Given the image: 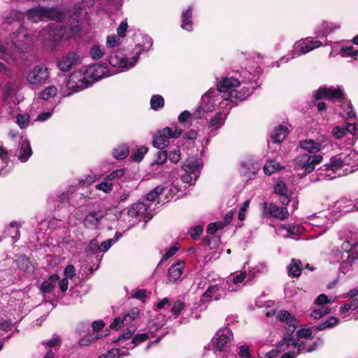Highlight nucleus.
Listing matches in <instances>:
<instances>
[{
  "instance_id": "nucleus-1",
  "label": "nucleus",
  "mask_w": 358,
  "mask_h": 358,
  "mask_svg": "<svg viewBox=\"0 0 358 358\" xmlns=\"http://www.w3.org/2000/svg\"><path fill=\"white\" fill-rule=\"evenodd\" d=\"M100 66L93 65L88 68L83 73L82 71L73 72L66 83V87L71 91L68 95L73 92H78L101 78V75L98 73Z\"/></svg>"
},
{
  "instance_id": "nucleus-2",
  "label": "nucleus",
  "mask_w": 358,
  "mask_h": 358,
  "mask_svg": "<svg viewBox=\"0 0 358 358\" xmlns=\"http://www.w3.org/2000/svg\"><path fill=\"white\" fill-rule=\"evenodd\" d=\"M322 160L323 157L321 155H300L293 160L294 169L297 171H303L302 173H299L301 178H303L312 173Z\"/></svg>"
},
{
  "instance_id": "nucleus-3",
  "label": "nucleus",
  "mask_w": 358,
  "mask_h": 358,
  "mask_svg": "<svg viewBox=\"0 0 358 358\" xmlns=\"http://www.w3.org/2000/svg\"><path fill=\"white\" fill-rule=\"evenodd\" d=\"M182 134V130L181 129L177 128L173 131L171 128L166 127L153 136L152 145L155 148L162 150L168 146L169 138H178Z\"/></svg>"
},
{
  "instance_id": "nucleus-4",
  "label": "nucleus",
  "mask_w": 358,
  "mask_h": 358,
  "mask_svg": "<svg viewBox=\"0 0 358 358\" xmlns=\"http://www.w3.org/2000/svg\"><path fill=\"white\" fill-rule=\"evenodd\" d=\"M80 27L78 24L64 26L58 25L53 31L51 40L57 43L62 40H69L77 36L80 32Z\"/></svg>"
},
{
  "instance_id": "nucleus-5",
  "label": "nucleus",
  "mask_w": 358,
  "mask_h": 358,
  "mask_svg": "<svg viewBox=\"0 0 358 358\" xmlns=\"http://www.w3.org/2000/svg\"><path fill=\"white\" fill-rule=\"evenodd\" d=\"M314 98L315 100L327 99L329 101H341L345 99V94L340 87H321L315 92Z\"/></svg>"
},
{
  "instance_id": "nucleus-6",
  "label": "nucleus",
  "mask_w": 358,
  "mask_h": 358,
  "mask_svg": "<svg viewBox=\"0 0 358 358\" xmlns=\"http://www.w3.org/2000/svg\"><path fill=\"white\" fill-rule=\"evenodd\" d=\"M262 207V215L265 217H275L280 220H285L289 216L286 207L280 208L273 203L264 202L261 204Z\"/></svg>"
},
{
  "instance_id": "nucleus-7",
  "label": "nucleus",
  "mask_w": 358,
  "mask_h": 358,
  "mask_svg": "<svg viewBox=\"0 0 358 358\" xmlns=\"http://www.w3.org/2000/svg\"><path fill=\"white\" fill-rule=\"evenodd\" d=\"M49 77L48 68L43 64L36 66L27 75V80L31 84L43 83Z\"/></svg>"
},
{
  "instance_id": "nucleus-8",
  "label": "nucleus",
  "mask_w": 358,
  "mask_h": 358,
  "mask_svg": "<svg viewBox=\"0 0 358 358\" xmlns=\"http://www.w3.org/2000/svg\"><path fill=\"white\" fill-rule=\"evenodd\" d=\"M106 215L107 213L103 210L92 211L85 215L83 220V224L87 229H98L101 221Z\"/></svg>"
},
{
  "instance_id": "nucleus-9",
  "label": "nucleus",
  "mask_w": 358,
  "mask_h": 358,
  "mask_svg": "<svg viewBox=\"0 0 358 358\" xmlns=\"http://www.w3.org/2000/svg\"><path fill=\"white\" fill-rule=\"evenodd\" d=\"M80 62V57L75 52H71L63 57L57 64L59 69L63 72H67L76 64Z\"/></svg>"
},
{
  "instance_id": "nucleus-10",
  "label": "nucleus",
  "mask_w": 358,
  "mask_h": 358,
  "mask_svg": "<svg viewBox=\"0 0 358 358\" xmlns=\"http://www.w3.org/2000/svg\"><path fill=\"white\" fill-rule=\"evenodd\" d=\"M240 81L234 78H223L217 84V90L220 92L224 93L225 99L227 94H231L235 88L240 85Z\"/></svg>"
},
{
  "instance_id": "nucleus-11",
  "label": "nucleus",
  "mask_w": 358,
  "mask_h": 358,
  "mask_svg": "<svg viewBox=\"0 0 358 358\" xmlns=\"http://www.w3.org/2000/svg\"><path fill=\"white\" fill-rule=\"evenodd\" d=\"M252 94V90L249 87H241L239 90L236 88L231 94H227L225 99L237 105L238 101L245 100L248 96Z\"/></svg>"
},
{
  "instance_id": "nucleus-12",
  "label": "nucleus",
  "mask_w": 358,
  "mask_h": 358,
  "mask_svg": "<svg viewBox=\"0 0 358 358\" xmlns=\"http://www.w3.org/2000/svg\"><path fill=\"white\" fill-rule=\"evenodd\" d=\"M276 318L280 322L286 323L287 325L286 327L287 334H292L295 331L296 328V319L288 311L285 310L278 311L276 315Z\"/></svg>"
},
{
  "instance_id": "nucleus-13",
  "label": "nucleus",
  "mask_w": 358,
  "mask_h": 358,
  "mask_svg": "<svg viewBox=\"0 0 358 358\" xmlns=\"http://www.w3.org/2000/svg\"><path fill=\"white\" fill-rule=\"evenodd\" d=\"M219 291L220 287L218 285H210L201 295V302L209 303L212 300L219 301L221 299Z\"/></svg>"
},
{
  "instance_id": "nucleus-14",
  "label": "nucleus",
  "mask_w": 358,
  "mask_h": 358,
  "mask_svg": "<svg viewBox=\"0 0 358 358\" xmlns=\"http://www.w3.org/2000/svg\"><path fill=\"white\" fill-rule=\"evenodd\" d=\"M343 153V161L345 166H349L353 169L350 171L352 172L358 169V152L355 150H347L345 152Z\"/></svg>"
},
{
  "instance_id": "nucleus-15",
  "label": "nucleus",
  "mask_w": 358,
  "mask_h": 358,
  "mask_svg": "<svg viewBox=\"0 0 358 358\" xmlns=\"http://www.w3.org/2000/svg\"><path fill=\"white\" fill-rule=\"evenodd\" d=\"M343 159V153H340L339 155L331 157L330 163L324 164L320 168V170L325 171H332L334 173H336L338 169H340L345 166Z\"/></svg>"
},
{
  "instance_id": "nucleus-16",
  "label": "nucleus",
  "mask_w": 358,
  "mask_h": 358,
  "mask_svg": "<svg viewBox=\"0 0 358 358\" xmlns=\"http://www.w3.org/2000/svg\"><path fill=\"white\" fill-rule=\"evenodd\" d=\"M229 341V338L224 334L217 333L212 339V348L215 352H222L224 350L227 343Z\"/></svg>"
},
{
  "instance_id": "nucleus-17",
  "label": "nucleus",
  "mask_w": 358,
  "mask_h": 358,
  "mask_svg": "<svg viewBox=\"0 0 358 358\" xmlns=\"http://www.w3.org/2000/svg\"><path fill=\"white\" fill-rule=\"evenodd\" d=\"M44 7H36L29 9L26 11L24 15L27 17L28 20L31 22H36L44 20Z\"/></svg>"
},
{
  "instance_id": "nucleus-18",
  "label": "nucleus",
  "mask_w": 358,
  "mask_h": 358,
  "mask_svg": "<svg viewBox=\"0 0 358 358\" xmlns=\"http://www.w3.org/2000/svg\"><path fill=\"white\" fill-rule=\"evenodd\" d=\"M132 59H134V62L129 64V58L126 57L119 58L115 55L114 57H110L109 63L113 66L119 65V66L123 68L133 67L138 59V57H134Z\"/></svg>"
},
{
  "instance_id": "nucleus-19",
  "label": "nucleus",
  "mask_w": 358,
  "mask_h": 358,
  "mask_svg": "<svg viewBox=\"0 0 358 358\" xmlns=\"http://www.w3.org/2000/svg\"><path fill=\"white\" fill-rule=\"evenodd\" d=\"M44 13V19L46 18L57 22H62L65 18L64 13L57 8H45Z\"/></svg>"
},
{
  "instance_id": "nucleus-20",
  "label": "nucleus",
  "mask_w": 358,
  "mask_h": 358,
  "mask_svg": "<svg viewBox=\"0 0 358 358\" xmlns=\"http://www.w3.org/2000/svg\"><path fill=\"white\" fill-rule=\"evenodd\" d=\"M300 147L302 149L307 150L308 152V154L316 155L315 153L321 149V144L320 143L312 139H308L301 141L300 142Z\"/></svg>"
},
{
  "instance_id": "nucleus-21",
  "label": "nucleus",
  "mask_w": 358,
  "mask_h": 358,
  "mask_svg": "<svg viewBox=\"0 0 358 358\" xmlns=\"http://www.w3.org/2000/svg\"><path fill=\"white\" fill-rule=\"evenodd\" d=\"M288 135V129L285 126L280 125L275 127L271 134L273 143H280Z\"/></svg>"
},
{
  "instance_id": "nucleus-22",
  "label": "nucleus",
  "mask_w": 358,
  "mask_h": 358,
  "mask_svg": "<svg viewBox=\"0 0 358 358\" xmlns=\"http://www.w3.org/2000/svg\"><path fill=\"white\" fill-rule=\"evenodd\" d=\"M192 8L189 7L181 15V27L187 31H192Z\"/></svg>"
},
{
  "instance_id": "nucleus-23",
  "label": "nucleus",
  "mask_w": 358,
  "mask_h": 358,
  "mask_svg": "<svg viewBox=\"0 0 358 358\" xmlns=\"http://www.w3.org/2000/svg\"><path fill=\"white\" fill-rule=\"evenodd\" d=\"M146 206L142 202L134 203L128 210L127 214L131 218L143 215L147 212Z\"/></svg>"
},
{
  "instance_id": "nucleus-24",
  "label": "nucleus",
  "mask_w": 358,
  "mask_h": 358,
  "mask_svg": "<svg viewBox=\"0 0 358 358\" xmlns=\"http://www.w3.org/2000/svg\"><path fill=\"white\" fill-rule=\"evenodd\" d=\"M32 155V150L31 148L30 143L28 140H24L21 143L20 149V155L18 157L19 160L22 162H25Z\"/></svg>"
},
{
  "instance_id": "nucleus-25",
  "label": "nucleus",
  "mask_w": 358,
  "mask_h": 358,
  "mask_svg": "<svg viewBox=\"0 0 358 358\" xmlns=\"http://www.w3.org/2000/svg\"><path fill=\"white\" fill-rule=\"evenodd\" d=\"M322 45V43L320 41H313L306 39L301 42L300 44V54H306L315 48H319Z\"/></svg>"
},
{
  "instance_id": "nucleus-26",
  "label": "nucleus",
  "mask_w": 358,
  "mask_h": 358,
  "mask_svg": "<svg viewBox=\"0 0 358 358\" xmlns=\"http://www.w3.org/2000/svg\"><path fill=\"white\" fill-rule=\"evenodd\" d=\"M339 322V320L334 316L329 317L324 321L321 322L317 325L313 327L314 331H323L326 329H330L336 326Z\"/></svg>"
},
{
  "instance_id": "nucleus-27",
  "label": "nucleus",
  "mask_w": 358,
  "mask_h": 358,
  "mask_svg": "<svg viewBox=\"0 0 358 358\" xmlns=\"http://www.w3.org/2000/svg\"><path fill=\"white\" fill-rule=\"evenodd\" d=\"M129 154V148L127 144H120L115 148L113 150V157L118 160H122L127 158Z\"/></svg>"
},
{
  "instance_id": "nucleus-28",
  "label": "nucleus",
  "mask_w": 358,
  "mask_h": 358,
  "mask_svg": "<svg viewBox=\"0 0 358 358\" xmlns=\"http://www.w3.org/2000/svg\"><path fill=\"white\" fill-rule=\"evenodd\" d=\"M301 267L302 264L300 260L292 259L288 269L289 275L295 278L299 277L301 274Z\"/></svg>"
},
{
  "instance_id": "nucleus-29",
  "label": "nucleus",
  "mask_w": 358,
  "mask_h": 358,
  "mask_svg": "<svg viewBox=\"0 0 358 358\" xmlns=\"http://www.w3.org/2000/svg\"><path fill=\"white\" fill-rule=\"evenodd\" d=\"M182 273V269L180 263L173 265L168 271L169 281L174 282L177 280L181 276Z\"/></svg>"
},
{
  "instance_id": "nucleus-30",
  "label": "nucleus",
  "mask_w": 358,
  "mask_h": 358,
  "mask_svg": "<svg viewBox=\"0 0 358 358\" xmlns=\"http://www.w3.org/2000/svg\"><path fill=\"white\" fill-rule=\"evenodd\" d=\"M226 115L222 112H218L215 114L213 117H212L209 122V127H215L216 129L220 128L222 125L224 124Z\"/></svg>"
},
{
  "instance_id": "nucleus-31",
  "label": "nucleus",
  "mask_w": 358,
  "mask_h": 358,
  "mask_svg": "<svg viewBox=\"0 0 358 358\" xmlns=\"http://www.w3.org/2000/svg\"><path fill=\"white\" fill-rule=\"evenodd\" d=\"M148 339V335L146 333L137 334L132 338V341L130 343L127 344V349L134 348L135 346L140 343L145 341Z\"/></svg>"
},
{
  "instance_id": "nucleus-32",
  "label": "nucleus",
  "mask_w": 358,
  "mask_h": 358,
  "mask_svg": "<svg viewBox=\"0 0 358 358\" xmlns=\"http://www.w3.org/2000/svg\"><path fill=\"white\" fill-rule=\"evenodd\" d=\"M186 307V303L184 301L177 300L173 303L170 310L175 318H177Z\"/></svg>"
},
{
  "instance_id": "nucleus-33",
  "label": "nucleus",
  "mask_w": 358,
  "mask_h": 358,
  "mask_svg": "<svg viewBox=\"0 0 358 358\" xmlns=\"http://www.w3.org/2000/svg\"><path fill=\"white\" fill-rule=\"evenodd\" d=\"M148 148L142 145L136 152L131 154V159L134 162H140L143 159L145 155L148 152Z\"/></svg>"
},
{
  "instance_id": "nucleus-34",
  "label": "nucleus",
  "mask_w": 358,
  "mask_h": 358,
  "mask_svg": "<svg viewBox=\"0 0 358 358\" xmlns=\"http://www.w3.org/2000/svg\"><path fill=\"white\" fill-rule=\"evenodd\" d=\"M331 309L327 306H322L318 309H315L311 312L310 317L314 320H318L322 317L324 315L329 314Z\"/></svg>"
},
{
  "instance_id": "nucleus-35",
  "label": "nucleus",
  "mask_w": 358,
  "mask_h": 358,
  "mask_svg": "<svg viewBox=\"0 0 358 358\" xmlns=\"http://www.w3.org/2000/svg\"><path fill=\"white\" fill-rule=\"evenodd\" d=\"M164 105V99L159 94L153 95L150 99V107L154 110H157Z\"/></svg>"
},
{
  "instance_id": "nucleus-36",
  "label": "nucleus",
  "mask_w": 358,
  "mask_h": 358,
  "mask_svg": "<svg viewBox=\"0 0 358 358\" xmlns=\"http://www.w3.org/2000/svg\"><path fill=\"white\" fill-rule=\"evenodd\" d=\"M164 191V187L162 185H158L146 194V199L148 201H154Z\"/></svg>"
},
{
  "instance_id": "nucleus-37",
  "label": "nucleus",
  "mask_w": 358,
  "mask_h": 358,
  "mask_svg": "<svg viewBox=\"0 0 358 358\" xmlns=\"http://www.w3.org/2000/svg\"><path fill=\"white\" fill-rule=\"evenodd\" d=\"M57 94V87L55 86H49L41 92L40 98L43 100H48L51 97L55 96Z\"/></svg>"
},
{
  "instance_id": "nucleus-38",
  "label": "nucleus",
  "mask_w": 358,
  "mask_h": 358,
  "mask_svg": "<svg viewBox=\"0 0 358 358\" xmlns=\"http://www.w3.org/2000/svg\"><path fill=\"white\" fill-rule=\"evenodd\" d=\"M136 328L134 327H129L124 329L122 334H120L116 340L113 341V343L120 342L122 341L128 340L132 337L135 332Z\"/></svg>"
},
{
  "instance_id": "nucleus-39",
  "label": "nucleus",
  "mask_w": 358,
  "mask_h": 358,
  "mask_svg": "<svg viewBox=\"0 0 358 358\" xmlns=\"http://www.w3.org/2000/svg\"><path fill=\"white\" fill-rule=\"evenodd\" d=\"M274 193L280 195H285L289 192L286 183L283 180H279L273 187Z\"/></svg>"
},
{
  "instance_id": "nucleus-40",
  "label": "nucleus",
  "mask_w": 358,
  "mask_h": 358,
  "mask_svg": "<svg viewBox=\"0 0 358 358\" xmlns=\"http://www.w3.org/2000/svg\"><path fill=\"white\" fill-rule=\"evenodd\" d=\"M139 315V310L138 308H133L128 313L125 314L122 318V321H124L125 324H129L134 321Z\"/></svg>"
},
{
  "instance_id": "nucleus-41",
  "label": "nucleus",
  "mask_w": 358,
  "mask_h": 358,
  "mask_svg": "<svg viewBox=\"0 0 358 358\" xmlns=\"http://www.w3.org/2000/svg\"><path fill=\"white\" fill-rule=\"evenodd\" d=\"M16 118L17 123L21 129H24L27 127L30 121V117L29 114H18Z\"/></svg>"
},
{
  "instance_id": "nucleus-42",
  "label": "nucleus",
  "mask_w": 358,
  "mask_h": 358,
  "mask_svg": "<svg viewBox=\"0 0 358 358\" xmlns=\"http://www.w3.org/2000/svg\"><path fill=\"white\" fill-rule=\"evenodd\" d=\"M95 187L96 189L101 190L104 193L108 194L113 190V183L108 182L107 179L104 178V181L96 184Z\"/></svg>"
},
{
  "instance_id": "nucleus-43",
  "label": "nucleus",
  "mask_w": 358,
  "mask_h": 358,
  "mask_svg": "<svg viewBox=\"0 0 358 358\" xmlns=\"http://www.w3.org/2000/svg\"><path fill=\"white\" fill-rule=\"evenodd\" d=\"M341 55L343 57H355L358 56V50L355 49L353 46L343 47L341 49Z\"/></svg>"
},
{
  "instance_id": "nucleus-44",
  "label": "nucleus",
  "mask_w": 358,
  "mask_h": 358,
  "mask_svg": "<svg viewBox=\"0 0 358 358\" xmlns=\"http://www.w3.org/2000/svg\"><path fill=\"white\" fill-rule=\"evenodd\" d=\"M99 340L98 335L94 334H89L85 335L83 338L79 341V344L83 346L88 345L92 342Z\"/></svg>"
},
{
  "instance_id": "nucleus-45",
  "label": "nucleus",
  "mask_w": 358,
  "mask_h": 358,
  "mask_svg": "<svg viewBox=\"0 0 358 358\" xmlns=\"http://www.w3.org/2000/svg\"><path fill=\"white\" fill-rule=\"evenodd\" d=\"M314 329L313 327L311 328H301L296 332V336L298 338H312V333Z\"/></svg>"
},
{
  "instance_id": "nucleus-46",
  "label": "nucleus",
  "mask_w": 358,
  "mask_h": 358,
  "mask_svg": "<svg viewBox=\"0 0 358 358\" xmlns=\"http://www.w3.org/2000/svg\"><path fill=\"white\" fill-rule=\"evenodd\" d=\"M203 227L201 225H197L193 228H191L189 230V234H190L192 238L194 240H199L200 238V236L203 233Z\"/></svg>"
},
{
  "instance_id": "nucleus-47",
  "label": "nucleus",
  "mask_w": 358,
  "mask_h": 358,
  "mask_svg": "<svg viewBox=\"0 0 358 358\" xmlns=\"http://www.w3.org/2000/svg\"><path fill=\"white\" fill-rule=\"evenodd\" d=\"M168 154L166 150H160L157 153V159L152 163V165L155 164H163L166 162Z\"/></svg>"
},
{
  "instance_id": "nucleus-48",
  "label": "nucleus",
  "mask_w": 358,
  "mask_h": 358,
  "mask_svg": "<svg viewBox=\"0 0 358 358\" xmlns=\"http://www.w3.org/2000/svg\"><path fill=\"white\" fill-rule=\"evenodd\" d=\"M90 55L94 59H99L103 56V52L99 45H94L90 50Z\"/></svg>"
},
{
  "instance_id": "nucleus-49",
  "label": "nucleus",
  "mask_w": 358,
  "mask_h": 358,
  "mask_svg": "<svg viewBox=\"0 0 358 358\" xmlns=\"http://www.w3.org/2000/svg\"><path fill=\"white\" fill-rule=\"evenodd\" d=\"M55 285L48 280H45L42 282L41 286V291L43 294L50 293L53 291Z\"/></svg>"
},
{
  "instance_id": "nucleus-50",
  "label": "nucleus",
  "mask_w": 358,
  "mask_h": 358,
  "mask_svg": "<svg viewBox=\"0 0 358 358\" xmlns=\"http://www.w3.org/2000/svg\"><path fill=\"white\" fill-rule=\"evenodd\" d=\"M183 169L187 173L194 174L196 177L198 166L194 163H187L183 165Z\"/></svg>"
},
{
  "instance_id": "nucleus-51",
  "label": "nucleus",
  "mask_w": 358,
  "mask_h": 358,
  "mask_svg": "<svg viewBox=\"0 0 358 358\" xmlns=\"http://www.w3.org/2000/svg\"><path fill=\"white\" fill-rule=\"evenodd\" d=\"M60 343H61L60 337L58 336H56L53 337L50 341H43L42 345H43L45 346H48L49 348H55V347L59 346L60 345Z\"/></svg>"
},
{
  "instance_id": "nucleus-52",
  "label": "nucleus",
  "mask_w": 358,
  "mask_h": 358,
  "mask_svg": "<svg viewBox=\"0 0 358 358\" xmlns=\"http://www.w3.org/2000/svg\"><path fill=\"white\" fill-rule=\"evenodd\" d=\"M120 350L117 348H113L108 350L106 353L102 354L98 358H119Z\"/></svg>"
},
{
  "instance_id": "nucleus-53",
  "label": "nucleus",
  "mask_w": 358,
  "mask_h": 358,
  "mask_svg": "<svg viewBox=\"0 0 358 358\" xmlns=\"http://www.w3.org/2000/svg\"><path fill=\"white\" fill-rule=\"evenodd\" d=\"M124 169H116L111 173H110L106 179L108 180H113L115 179H118L122 178L124 176Z\"/></svg>"
},
{
  "instance_id": "nucleus-54",
  "label": "nucleus",
  "mask_w": 358,
  "mask_h": 358,
  "mask_svg": "<svg viewBox=\"0 0 358 358\" xmlns=\"http://www.w3.org/2000/svg\"><path fill=\"white\" fill-rule=\"evenodd\" d=\"M346 129L345 127H340L337 126L335 127L332 130V134L337 139L343 138L346 135Z\"/></svg>"
},
{
  "instance_id": "nucleus-55",
  "label": "nucleus",
  "mask_w": 358,
  "mask_h": 358,
  "mask_svg": "<svg viewBox=\"0 0 358 358\" xmlns=\"http://www.w3.org/2000/svg\"><path fill=\"white\" fill-rule=\"evenodd\" d=\"M249 205H250V200L248 199V200L245 201L243 203V204L242 205V206L240 208L239 212L238 214V220H240L241 221H243L245 219V212L248 210V208H249Z\"/></svg>"
},
{
  "instance_id": "nucleus-56",
  "label": "nucleus",
  "mask_w": 358,
  "mask_h": 358,
  "mask_svg": "<svg viewBox=\"0 0 358 358\" xmlns=\"http://www.w3.org/2000/svg\"><path fill=\"white\" fill-rule=\"evenodd\" d=\"M64 275L65 276L64 278H73L76 275L75 266L72 264L67 265L64 271Z\"/></svg>"
},
{
  "instance_id": "nucleus-57",
  "label": "nucleus",
  "mask_w": 358,
  "mask_h": 358,
  "mask_svg": "<svg viewBox=\"0 0 358 358\" xmlns=\"http://www.w3.org/2000/svg\"><path fill=\"white\" fill-rule=\"evenodd\" d=\"M88 250L92 253L101 251V246L96 238H94L90 241L88 245Z\"/></svg>"
},
{
  "instance_id": "nucleus-58",
  "label": "nucleus",
  "mask_w": 358,
  "mask_h": 358,
  "mask_svg": "<svg viewBox=\"0 0 358 358\" xmlns=\"http://www.w3.org/2000/svg\"><path fill=\"white\" fill-rule=\"evenodd\" d=\"M238 355L241 358H251L249 347L246 345H241L239 347Z\"/></svg>"
},
{
  "instance_id": "nucleus-59",
  "label": "nucleus",
  "mask_w": 358,
  "mask_h": 358,
  "mask_svg": "<svg viewBox=\"0 0 358 358\" xmlns=\"http://www.w3.org/2000/svg\"><path fill=\"white\" fill-rule=\"evenodd\" d=\"M168 157L171 162L174 164L178 163L180 159V150L175 149L173 151L170 152L169 155H168Z\"/></svg>"
},
{
  "instance_id": "nucleus-60",
  "label": "nucleus",
  "mask_w": 358,
  "mask_h": 358,
  "mask_svg": "<svg viewBox=\"0 0 358 358\" xmlns=\"http://www.w3.org/2000/svg\"><path fill=\"white\" fill-rule=\"evenodd\" d=\"M127 22L126 21H122L117 29L118 37L123 38L126 36L127 31Z\"/></svg>"
},
{
  "instance_id": "nucleus-61",
  "label": "nucleus",
  "mask_w": 358,
  "mask_h": 358,
  "mask_svg": "<svg viewBox=\"0 0 358 358\" xmlns=\"http://www.w3.org/2000/svg\"><path fill=\"white\" fill-rule=\"evenodd\" d=\"M358 307V302L355 301V303H345L344 305L341 306L340 307V313L341 314L345 313V312L348 311L349 310H355Z\"/></svg>"
},
{
  "instance_id": "nucleus-62",
  "label": "nucleus",
  "mask_w": 358,
  "mask_h": 358,
  "mask_svg": "<svg viewBox=\"0 0 358 358\" xmlns=\"http://www.w3.org/2000/svg\"><path fill=\"white\" fill-rule=\"evenodd\" d=\"M120 40L118 36H108L106 44L109 48H113L115 45H118L120 44Z\"/></svg>"
},
{
  "instance_id": "nucleus-63",
  "label": "nucleus",
  "mask_w": 358,
  "mask_h": 358,
  "mask_svg": "<svg viewBox=\"0 0 358 358\" xmlns=\"http://www.w3.org/2000/svg\"><path fill=\"white\" fill-rule=\"evenodd\" d=\"M179 250V247L174 245L171 247L162 257L161 262L165 261L173 256Z\"/></svg>"
},
{
  "instance_id": "nucleus-64",
  "label": "nucleus",
  "mask_w": 358,
  "mask_h": 358,
  "mask_svg": "<svg viewBox=\"0 0 358 358\" xmlns=\"http://www.w3.org/2000/svg\"><path fill=\"white\" fill-rule=\"evenodd\" d=\"M315 304L318 306L325 305L330 303L328 296L324 294H320L315 301Z\"/></svg>"
}]
</instances>
